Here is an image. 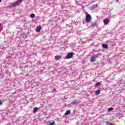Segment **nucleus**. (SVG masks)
<instances>
[{
  "label": "nucleus",
  "mask_w": 125,
  "mask_h": 125,
  "mask_svg": "<svg viewBox=\"0 0 125 125\" xmlns=\"http://www.w3.org/2000/svg\"><path fill=\"white\" fill-rule=\"evenodd\" d=\"M2 104V102H1V101H0V105H1Z\"/></svg>",
  "instance_id": "21"
},
{
  "label": "nucleus",
  "mask_w": 125,
  "mask_h": 125,
  "mask_svg": "<svg viewBox=\"0 0 125 125\" xmlns=\"http://www.w3.org/2000/svg\"><path fill=\"white\" fill-rule=\"evenodd\" d=\"M107 125H113V124L112 123H107L106 124Z\"/></svg>",
  "instance_id": "19"
},
{
  "label": "nucleus",
  "mask_w": 125,
  "mask_h": 125,
  "mask_svg": "<svg viewBox=\"0 0 125 125\" xmlns=\"http://www.w3.org/2000/svg\"><path fill=\"white\" fill-rule=\"evenodd\" d=\"M22 0H18L14 3H12V5H13V6H16V5H18L20 3H21V2H22Z\"/></svg>",
  "instance_id": "2"
},
{
  "label": "nucleus",
  "mask_w": 125,
  "mask_h": 125,
  "mask_svg": "<svg viewBox=\"0 0 125 125\" xmlns=\"http://www.w3.org/2000/svg\"><path fill=\"white\" fill-rule=\"evenodd\" d=\"M98 4H95L93 5L92 7L90 8V10H94V9H95V8H97V6Z\"/></svg>",
  "instance_id": "5"
},
{
  "label": "nucleus",
  "mask_w": 125,
  "mask_h": 125,
  "mask_svg": "<svg viewBox=\"0 0 125 125\" xmlns=\"http://www.w3.org/2000/svg\"><path fill=\"white\" fill-rule=\"evenodd\" d=\"M73 53H68L65 57L66 59H70V58H72V57H73Z\"/></svg>",
  "instance_id": "4"
},
{
  "label": "nucleus",
  "mask_w": 125,
  "mask_h": 125,
  "mask_svg": "<svg viewBox=\"0 0 125 125\" xmlns=\"http://www.w3.org/2000/svg\"><path fill=\"white\" fill-rule=\"evenodd\" d=\"M71 114V111L70 110H67L65 113V115L67 116V115H70Z\"/></svg>",
  "instance_id": "10"
},
{
  "label": "nucleus",
  "mask_w": 125,
  "mask_h": 125,
  "mask_svg": "<svg viewBox=\"0 0 125 125\" xmlns=\"http://www.w3.org/2000/svg\"><path fill=\"white\" fill-rule=\"evenodd\" d=\"M96 95H99L100 94V90H97L95 91Z\"/></svg>",
  "instance_id": "9"
},
{
  "label": "nucleus",
  "mask_w": 125,
  "mask_h": 125,
  "mask_svg": "<svg viewBox=\"0 0 125 125\" xmlns=\"http://www.w3.org/2000/svg\"><path fill=\"white\" fill-rule=\"evenodd\" d=\"M102 46L103 48H108V45L107 44H103Z\"/></svg>",
  "instance_id": "11"
},
{
  "label": "nucleus",
  "mask_w": 125,
  "mask_h": 125,
  "mask_svg": "<svg viewBox=\"0 0 125 125\" xmlns=\"http://www.w3.org/2000/svg\"><path fill=\"white\" fill-rule=\"evenodd\" d=\"M107 110L108 111H113L114 110V108L112 107H110V108H108Z\"/></svg>",
  "instance_id": "17"
},
{
  "label": "nucleus",
  "mask_w": 125,
  "mask_h": 125,
  "mask_svg": "<svg viewBox=\"0 0 125 125\" xmlns=\"http://www.w3.org/2000/svg\"><path fill=\"white\" fill-rule=\"evenodd\" d=\"M41 30H42V28H41V26H38L36 28V31L37 33H39V32H41Z\"/></svg>",
  "instance_id": "6"
},
{
  "label": "nucleus",
  "mask_w": 125,
  "mask_h": 125,
  "mask_svg": "<svg viewBox=\"0 0 125 125\" xmlns=\"http://www.w3.org/2000/svg\"><path fill=\"white\" fill-rule=\"evenodd\" d=\"M38 110H39V108L38 107H35L33 109V113H36V112H38Z\"/></svg>",
  "instance_id": "12"
},
{
  "label": "nucleus",
  "mask_w": 125,
  "mask_h": 125,
  "mask_svg": "<svg viewBox=\"0 0 125 125\" xmlns=\"http://www.w3.org/2000/svg\"><path fill=\"white\" fill-rule=\"evenodd\" d=\"M104 25H107V24H108V23H109V20H108V19H105L104 21Z\"/></svg>",
  "instance_id": "8"
},
{
  "label": "nucleus",
  "mask_w": 125,
  "mask_h": 125,
  "mask_svg": "<svg viewBox=\"0 0 125 125\" xmlns=\"http://www.w3.org/2000/svg\"><path fill=\"white\" fill-rule=\"evenodd\" d=\"M90 20H91V16L89 14H87L86 16V20L85 21L87 23L90 22Z\"/></svg>",
  "instance_id": "3"
},
{
  "label": "nucleus",
  "mask_w": 125,
  "mask_h": 125,
  "mask_svg": "<svg viewBox=\"0 0 125 125\" xmlns=\"http://www.w3.org/2000/svg\"><path fill=\"white\" fill-rule=\"evenodd\" d=\"M96 26H97V24L96 23H94L92 25V27H93V28H94V27H96Z\"/></svg>",
  "instance_id": "15"
},
{
  "label": "nucleus",
  "mask_w": 125,
  "mask_h": 125,
  "mask_svg": "<svg viewBox=\"0 0 125 125\" xmlns=\"http://www.w3.org/2000/svg\"><path fill=\"white\" fill-rule=\"evenodd\" d=\"M72 104H73V105H77L78 104V101H74L72 102Z\"/></svg>",
  "instance_id": "13"
},
{
  "label": "nucleus",
  "mask_w": 125,
  "mask_h": 125,
  "mask_svg": "<svg viewBox=\"0 0 125 125\" xmlns=\"http://www.w3.org/2000/svg\"><path fill=\"white\" fill-rule=\"evenodd\" d=\"M101 55L100 54H98L97 55H96L95 56H93L91 57V62H94L95 61V60L96 58H98L99 56H100Z\"/></svg>",
  "instance_id": "1"
},
{
  "label": "nucleus",
  "mask_w": 125,
  "mask_h": 125,
  "mask_svg": "<svg viewBox=\"0 0 125 125\" xmlns=\"http://www.w3.org/2000/svg\"><path fill=\"white\" fill-rule=\"evenodd\" d=\"M53 91H56V89H55V88L53 89Z\"/></svg>",
  "instance_id": "22"
},
{
  "label": "nucleus",
  "mask_w": 125,
  "mask_h": 125,
  "mask_svg": "<svg viewBox=\"0 0 125 125\" xmlns=\"http://www.w3.org/2000/svg\"><path fill=\"white\" fill-rule=\"evenodd\" d=\"M0 2H1V0H0Z\"/></svg>",
  "instance_id": "23"
},
{
  "label": "nucleus",
  "mask_w": 125,
  "mask_h": 125,
  "mask_svg": "<svg viewBox=\"0 0 125 125\" xmlns=\"http://www.w3.org/2000/svg\"><path fill=\"white\" fill-rule=\"evenodd\" d=\"M101 83L100 82H98V83H96L95 85L96 86H99V85H100Z\"/></svg>",
  "instance_id": "16"
},
{
  "label": "nucleus",
  "mask_w": 125,
  "mask_h": 125,
  "mask_svg": "<svg viewBox=\"0 0 125 125\" xmlns=\"http://www.w3.org/2000/svg\"><path fill=\"white\" fill-rule=\"evenodd\" d=\"M22 36H24L25 37H26V34L25 33H22Z\"/></svg>",
  "instance_id": "20"
},
{
  "label": "nucleus",
  "mask_w": 125,
  "mask_h": 125,
  "mask_svg": "<svg viewBox=\"0 0 125 125\" xmlns=\"http://www.w3.org/2000/svg\"><path fill=\"white\" fill-rule=\"evenodd\" d=\"M30 17L31 18H35V17H36V15H35V14H31L30 15Z\"/></svg>",
  "instance_id": "14"
},
{
  "label": "nucleus",
  "mask_w": 125,
  "mask_h": 125,
  "mask_svg": "<svg viewBox=\"0 0 125 125\" xmlns=\"http://www.w3.org/2000/svg\"><path fill=\"white\" fill-rule=\"evenodd\" d=\"M55 125V123L54 122L50 123L49 125Z\"/></svg>",
  "instance_id": "18"
},
{
  "label": "nucleus",
  "mask_w": 125,
  "mask_h": 125,
  "mask_svg": "<svg viewBox=\"0 0 125 125\" xmlns=\"http://www.w3.org/2000/svg\"><path fill=\"white\" fill-rule=\"evenodd\" d=\"M55 60H60L61 59V56H56L55 57Z\"/></svg>",
  "instance_id": "7"
}]
</instances>
